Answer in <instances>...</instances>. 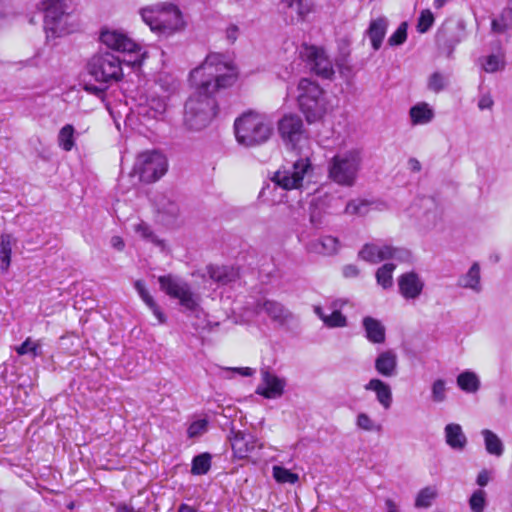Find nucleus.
Here are the masks:
<instances>
[{"label":"nucleus","instance_id":"de8ad7c7","mask_svg":"<svg viewBox=\"0 0 512 512\" xmlns=\"http://www.w3.org/2000/svg\"><path fill=\"white\" fill-rule=\"evenodd\" d=\"M469 505L473 512H483L486 506V492L482 489L476 490L469 499Z\"/></svg>","mask_w":512,"mask_h":512},{"label":"nucleus","instance_id":"b1692460","mask_svg":"<svg viewBox=\"0 0 512 512\" xmlns=\"http://www.w3.org/2000/svg\"><path fill=\"white\" fill-rule=\"evenodd\" d=\"M207 273L214 282L220 285L229 284L235 281L239 276L237 269L225 265H209L207 267Z\"/></svg>","mask_w":512,"mask_h":512},{"label":"nucleus","instance_id":"ddd939ff","mask_svg":"<svg viewBox=\"0 0 512 512\" xmlns=\"http://www.w3.org/2000/svg\"><path fill=\"white\" fill-rule=\"evenodd\" d=\"M279 134L286 145L295 148L305 136L302 118L297 114H286L278 122Z\"/></svg>","mask_w":512,"mask_h":512},{"label":"nucleus","instance_id":"052dcab7","mask_svg":"<svg viewBox=\"0 0 512 512\" xmlns=\"http://www.w3.org/2000/svg\"><path fill=\"white\" fill-rule=\"evenodd\" d=\"M493 100L489 95L482 96L478 102V107L480 110L491 109L493 106Z\"/></svg>","mask_w":512,"mask_h":512},{"label":"nucleus","instance_id":"c03bdc74","mask_svg":"<svg viewBox=\"0 0 512 512\" xmlns=\"http://www.w3.org/2000/svg\"><path fill=\"white\" fill-rule=\"evenodd\" d=\"M368 205L366 200H351L344 204L343 212L350 215H364L368 211Z\"/></svg>","mask_w":512,"mask_h":512},{"label":"nucleus","instance_id":"f8f14e48","mask_svg":"<svg viewBox=\"0 0 512 512\" xmlns=\"http://www.w3.org/2000/svg\"><path fill=\"white\" fill-rule=\"evenodd\" d=\"M359 258L370 263H378L383 260L394 259L400 262L409 261L411 253L405 248L384 245L382 247L375 244H365L358 253Z\"/></svg>","mask_w":512,"mask_h":512},{"label":"nucleus","instance_id":"69168bd1","mask_svg":"<svg viewBox=\"0 0 512 512\" xmlns=\"http://www.w3.org/2000/svg\"><path fill=\"white\" fill-rule=\"evenodd\" d=\"M408 166L412 172H419L422 168L421 163L414 157L408 160Z\"/></svg>","mask_w":512,"mask_h":512},{"label":"nucleus","instance_id":"c756f323","mask_svg":"<svg viewBox=\"0 0 512 512\" xmlns=\"http://www.w3.org/2000/svg\"><path fill=\"white\" fill-rule=\"evenodd\" d=\"M457 285L462 288H469L475 292L481 291L480 285V266L478 263L472 264L468 272L458 279Z\"/></svg>","mask_w":512,"mask_h":512},{"label":"nucleus","instance_id":"bb28decb","mask_svg":"<svg viewBox=\"0 0 512 512\" xmlns=\"http://www.w3.org/2000/svg\"><path fill=\"white\" fill-rule=\"evenodd\" d=\"M166 111V103L160 98H151L145 105H140L138 115L147 119H158Z\"/></svg>","mask_w":512,"mask_h":512},{"label":"nucleus","instance_id":"603ef678","mask_svg":"<svg viewBox=\"0 0 512 512\" xmlns=\"http://www.w3.org/2000/svg\"><path fill=\"white\" fill-rule=\"evenodd\" d=\"M207 429L208 421L206 419H199L189 425L187 434L189 438H196L203 435Z\"/></svg>","mask_w":512,"mask_h":512},{"label":"nucleus","instance_id":"680f3d73","mask_svg":"<svg viewBox=\"0 0 512 512\" xmlns=\"http://www.w3.org/2000/svg\"><path fill=\"white\" fill-rule=\"evenodd\" d=\"M489 479H490L489 472L486 469H484L481 472H479L477 479H476V483L480 487H484L488 484Z\"/></svg>","mask_w":512,"mask_h":512},{"label":"nucleus","instance_id":"e433bc0d","mask_svg":"<svg viewBox=\"0 0 512 512\" xmlns=\"http://www.w3.org/2000/svg\"><path fill=\"white\" fill-rule=\"evenodd\" d=\"M449 85V75L443 74L441 72L432 73L427 81V89L434 92L439 93L445 90Z\"/></svg>","mask_w":512,"mask_h":512},{"label":"nucleus","instance_id":"4c0bfd02","mask_svg":"<svg viewBox=\"0 0 512 512\" xmlns=\"http://www.w3.org/2000/svg\"><path fill=\"white\" fill-rule=\"evenodd\" d=\"M395 264L386 263L382 265L376 271V280L379 285H381L384 289L391 288L393 285L392 273L395 269Z\"/></svg>","mask_w":512,"mask_h":512},{"label":"nucleus","instance_id":"412c9836","mask_svg":"<svg viewBox=\"0 0 512 512\" xmlns=\"http://www.w3.org/2000/svg\"><path fill=\"white\" fill-rule=\"evenodd\" d=\"M446 444L455 451H462L467 445V437L460 424L449 423L444 428Z\"/></svg>","mask_w":512,"mask_h":512},{"label":"nucleus","instance_id":"3c124183","mask_svg":"<svg viewBox=\"0 0 512 512\" xmlns=\"http://www.w3.org/2000/svg\"><path fill=\"white\" fill-rule=\"evenodd\" d=\"M16 352L19 355L31 353L33 357H37L41 355V346L38 343L32 342L30 338H27L19 347L16 348Z\"/></svg>","mask_w":512,"mask_h":512},{"label":"nucleus","instance_id":"bf43d9fd","mask_svg":"<svg viewBox=\"0 0 512 512\" xmlns=\"http://www.w3.org/2000/svg\"><path fill=\"white\" fill-rule=\"evenodd\" d=\"M343 275L346 278L356 277L359 275V269L357 266L352 264L346 265L343 268Z\"/></svg>","mask_w":512,"mask_h":512},{"label":"nucleus","instance_id":"f257e3e1","mask_svg":"<svg viewBox=\"0 0 512 512\" xmlns=\"http://www.w3.org/2000/svg\"><path fill=\"white\" fill-rule=\"evenodd\" d=\"M237 78L233 63L220 53H210L204 62L190 72L196 91L185 103L184 123L190 130L205 128L217 114L215 94L232 86Z\"/></svg>","mask_w":512,"mask_h":512},{"label":"nucleus","instance_id":"423d86ee","mask_svg":"<svg viewBox=\"0 0 512 512\" xmlns=\"http://www.w3.org/2000/svg\"><path fill=\"white\" fill-rule=\"evenodd\" d=\"M362 151L357 148L340 152L328 162V177L335 183L352 187L362 166Z\"/></svg>","mask_w":512,"mask_h":512},{"label":"nucleus","instance_id":"f03ea898","mask_svg":"<svg viewBox=\"0 0 512 512\" xmlns=\"http://www.w3.org/2000/svg\"><path fill=\"white\" fill-rule=\"evenodd\" d=\"M101 42L117 52L128 53L134 55L133 60H128L127 63L132 65H140V47L136 42L129 38L126 34L118 31H102L100 34ZM126 60H121L110 52L98 53L94 55L88 62V72L95 79V81L102 84H109L114 81H119L123 77L122 63Z\"/></svg>","mask_w":512,"mask_h":512},{"label":"nucleus","instance_id":"aec40b11","mask_svg":"<svg viewBox=\"0 0 512 512\" xmlns=\"http://www.w3.org/2000/svg\"><path fill=\"white\" fill-rule=\"evenodd\" d=\"M309 253H316L321 255H334L340 249V241L333 236H324L310 241L306 245Z\"/></svg>","mask_w":512,"mask_h":512},{"label":"nucleus","instance_id":"473e14b6","mask_svg":"<svg viewBox=\"0 0 512 512\" xmlns=\"http://www.w3.org/2000/svg\"><path fill=\"white\" fill-rule=\"evenodd\" d=\"M481 434L484 438L486 451L491 455L501 456L504 452V446L500 438L489 429H483Z\"/></svg>","mask_w":512,"mask_h":512},{"label":"nucleus","instance_id":"6e6552de","mask_svg":"<svg viewBox=\"0 0 512 512\" xmlns=\"http://www.w3.org/2000/svg\"><path fill=\"white\" fill-rule=\"evenodd\" d=\"M158 282L160 289L169 297L178 299L183 308L192 312L197 310L199 299L188 282L173 274L159 276Z\"/></svg>","mask_w":512,"mask_h":512},{"label":"nucleus","instance_id":"58836bf2","mask_svg":"<svg viewBox=\"0 0 512 512\" xmlns=\"http://www.w3.org/2000/svg\"><path fill=\"white\" fill-rule=\"evenodd\" d=\"M329 214L326 213L324 210L320 209L318 206V203L316 201H312L309 207V220L311 225L316 228L320 229L324 227L327 223L326 217Z\"/></svg>","mask_w":512,"mask_h":512},{"label":"nucleus","instance_id":"79ce46f5","mask_svg":"<svg viewBox=\"0 0 512 512\" xmlns=\"http://www.w3.org/2000/svg\"><path fill=\"white\" fill-rule=\"evenodd\" d=\"M424 201L426 202V206L427 204L431 205V208H429L424 215V226L426 228H432L436 226L438 220L440 219L439 209L433 198H426Z\"/></svg>","mask_w":512,"mask_h":512},{"label":"nucleus","instance_id":"cd10ccee","mask_svg":"<svg viewBox=\"0 0 512 512\" xmlns=\"http://www.w3.org/2000/svg\"><path fill=\"white\" fill-rule=\"evenodd\" d=\"M134 287L138 292L141 299L144 303L149 307V309L153 312L160 323H164L166 321L164 313L161 311L160 307L157 305L153 297L150 295L149 291L146 289L145 284L141 280H137L134 283Z\"/></svg>","mask_w":512,"mask_h":512},{"label":"nucleus","instance_id":"7ed1b4c3","mask_svg":"<svg viewBox=\"0 0 512 512\" xmlns=\"http://www.w3.org/2000/svg\"><path fill=\"white\" fill-rule=\"evenodd\" d=\"M237 142L247 148L265 144L273 133V126L267 118L257 112L248 111L234 121Z\"/></svg>","mask_w":512,"mask_h":512},{"label":"nucleus","instance_id":"a19ab883","mask_svg":"<svg viewBox=\"0 0 512 512\" xmlns=\"http://www.w3.org/2000/svg\"><path fill=\"white\" fill-rule=\"evenodd\" d=\"M74 127L70 124L63 126L58 135L59 145L65 150L70 151L74 146Z\"/></svg>","mask_w":512,"mask_h":512},{"label":"nucleus","instance_id":"a211bd4d","mask_svg":"<svg viewBox=\"0 0 512 512\" xmlns=\"http://www.w3.org/2000/svg\"><path fill=\"white\" fill-rule=\"evenodd\" d=\"M398 359L393 350H386L375 359V370L383 377H394L397 375Z\"/></svg>","mask_w":512,"mask_h":512},{"label":"nucleus","instance_id":"e2e57ef3","mask_svg":"<svg viewBox=\"0 0 512 512\" xmlns=\"http://www.w3.org/2000/svg\"><path fill=\"white\" fill-rule=\"evenodd\" d=\"M303 0H291L290 6H297L298 14L303 19L305 15L309 12L307 8H305L302 4Z\"/></svg>","mask_w":512,"mask_h":512},{"label":"nucleus","instance_id":"20e7f679","mask_svg":"<svg viewBox=\"0 0 512 512\" xmlns=\"http://www.w3.org/2000/svg\"><path fill=\"white\" fill-rule=\"evenodd\" d=\"M38 8L44 13L47 39L62 37L78 30V18L67 11L64 0H40Z\"/></svg>","mask_w":512,"mask_h":512},{"label":"nucleus","instance_id":"7c9ffc66","mask_svg":"<svg viewBox=\"0 0 512 512\" xmlns=\"http://www.w3.org/2000/svg\"><path fill=\"white\" fill-rule=\"evenodd\" d=\"M413 124H426L434 118V112L425 102L418 103L410 108L409 111Z\"/></svg>","mask_w":512,"mask_h":512},{"label":"nucleus","instance_id":"9b49d317","mask_svg":"<svg viewBox=\"0 0 512 512\" xmlns=\"http://www.w3.org/2000/svg\"><path fill=\"white\" fill-rule=\"evenodd\" d=\"M299 55L317 76L324 79H331L334 76L332 62L323 48L304 43L300 48Z\"/></svg>","mask_w":512,"mask_h":512},{"label":"nucleus","instance_id":"864d4df0","mask_svg":"<svg viewBox=\"0 0 512 512\" xmlns=\"http://www.w3.org/2000/svg\"><path fill=\"white\" fill-rule=\"evenodd\" d=\"M356 425L358 428L365 431H373L375 429H380V426H376L374 421L366 413H359L357 415Z\"/></svg>","mask_w":512,"mask_h":512},{"label":"nucleus","instance_id":"5fc2aeb1","mask_svg":"<svg viewBox=\"0 0 512 512\" xmlns=\"http://www.w3.org/2000/svg\"><path fill=\"white\" fill-rule=\"evenodd\" d=\"M504 67V62L497 55H489L486 58V62L484 64V69L486 72L493 73Z\"/></svg>","mask_w":512,"mask_h":512},{"label":"nucleus","instance_id":"6e6d98bb","mask_svg":"<svg viewBox=\"0 0 512 512\" xmlns=\"http://www.w3.org/2000/svg\"><path fill=\"white\" fill-rule=\"evenodd\" d=\"M107 85L108 84H102V83H100V85H94V84L87 83V84H85L84 89L88 93L93 94V95L97 96L98 98L102 99L105 95L106 89L108 88Z\"/></svg>","mask_w":512,"mask_h":512},{"label":"nucleus","instance_id":"2f4dec72","mask_svg":"<svg viewBox=\"0 0 512 512\" xmlns=\"http://www.w3.org/2000/svg\"><path fill=\"white\" fill-rule=\"evenodd\" d=\"M458 387L466 393H475L480 388V380L472 371H464L457 377Z\"/></svg>","mask_w":512,"mask_h":512},{"label":"nucleus","instance_id":"dca6fc26","mask_svg":"<svg viewBox=\"0 0 512 512\" xmlns=\"http://www.w3.org/2000/svg\"><path fill=\"white\" fill-rule=\"evenodd\" d=\"M255 310L257 313L265 312L272 321L279 325H284L293 318V314L282 303L275 300L258 301Z\"/></svg>","mask_w":512,"mask_h":512},{"label":"nucleus","instance_id":"4be33fe9","mask_svg":"<svg viewBox=\"0 0 512 512\" xmlns=\"http://www.w3.org/2000/svg\"><path fill=\"white\" fill-rule=\"evenodd\" d=\"M366 338L374 344H382L386 339V329L378 319L366 316L362 320Z\"/></svg>","mask_w":512,"mask_h":512},{"label":"nucleus","instance_id":"49530a36","mask_svg":"<svg viewBox=\"0 0 512 512\" xmlns=\"http://www.w3.org/2000/svg\"><path fill=\"white\" fill-rule=\"evenodd\" d=\"M435 21L433 13L429 9L422 10L417 21V31L426 33L433 26Z\"/></svg>","mask_w":512,"mask_h":512},{"label":"nucleus","instance_id":"8fccbe9b","mask_svg":"<svg viewBox=\"0 0 512 512\" xmlns=\"http://www.w3.org/2000/svg\"><path fill=\"white\" fill-rule=\"evenodd\" d=\"M407 29L408 24L406 22H402L396 31L388 38V44L390 46L402 45L407 39Z\"/></svg>","mask_w":512,"mask_h":512},{"label":"nucleus","instance_id":"f3484780","mask_svg":"<svg viewBox=\"0 0 512 512\" xmlns=\"http://www.w3.org/2000/svg\"><path fill=\"white\" fill-rule=\"evenodd\" d=\"M400 294L407 300L416 299L422 293L424 283L414 271L402 274L398 278Z\"/></svg>","mask_w":512,"mask_h":512},{"label":"nucleus","instance_id":"4d7b16f0","mask_svg":"<svg viewBox=\"0 0 512 512\" xmlns=\"http://www.w3.org/2000/svg\"><path fill=\"white\" fill-rule=\"evenodd\" d=\"M225 371L237 373L244 377H250L255 373V370L250 367H234V368H226Z\"/></svg>","mask_w":512,"mask_h":512},{"label":"nucleus","instance_id":"393cba45","mask_svg":"<svg viewBox=\"0 0 512 512\" xmlns=\"http://www.w3.org/2000/svg\"><path fill=\"white\" fill-rule=\"evenodd\" d=\"M155 205L158 213L162 215V221L167 224L172 223L179 215L178 204L164 195L155 199Z\"/></svg>","mask_w":512,"mask_h":512},{"label":"nucleus","instance_id":"ea45409f","mask_svg":"<svg viewBox=\"0 0 512 512\" xmlns=\"http://www.w3.org/2000/svg\"><path fill=\"white\" fill-rule=\"evenodd\" d=\"M273 477L278 483L295 484L299 480L298 474L278 465L273 466Z\"/></svg>","mask_w":512,"mask_h":512},{"label":"nucleus","instance_id":"1a4fd4ad","mask_svg":"<svg viewBox=\"0 0 512 512\" xmlns=\"http://www.w3.org/2000/svg\"><path fill=\"white\" fill-rule=\"evenodd\" d=\"M133 170L142 182L151 183L166 173L167 160L158 151H147L137 157Z\"/></svg>","mask_w":512,"mask_h":512},{"label":"nucleus","instance_id":"0e129e2a","mask_svg":"<svg viewBox=\"0 0 512 512\" xmlns=\"http://www.w3.org/2000/svg\"><path fill=\"white\" fill-rule=\"evenodd\" d=\"M111 245H112V247H114L118 251L123 250L124 247H125L123 239L121 237H119V236H113L111 238Z\"/></svg>","mask_w":512,"mask_h":512},{"label":"nucleus","instance_id":"72a5a7b5","mask_svg":"<svg viewBox=\"0 0 512 512\" xmlns=\"http://www.w3.org/2000/svg\"><path fill=\"white\" fill-rule=\"evenodd\" d=\"M345 302L337 300L332 303L334 309L330 315L323 318V323L329 328H340L347 326V318L339 311Z\"/></svg>","mask_w":512,"mask_h":512},{"label":"nucleus","instance_id":"37998d69","mask_svg":"<svg viewBox=\"0 0 512 512\" xmlns=\"http://www.w3.org/2000/svg\"><path fill=\"white\" fill-rule=\"evenodd\" d=\"M135 232L138 233L143 239H145L147 241H150V242L154 243L157 246H162L163 245V241L160 240L155 235V233L153 232L151 227L147 223H145L143 221L138 223L137 225H135Z\"/></svg>","mask_w":512,"mask_h":512},{"label":"nucleus","instance_id":"4468645a","mask_svg":"<svg viewBox=\"0 0 512 512\" xmlns=\"http://www.w3.org/2000/svg\"><path fill=\"white\" fill-rule=\"evenodd\" d=\"M228 438L231 442L233 454L238 459L246 458L257 446L256 437L244 431L232 428Z\"/></svg>","mask_w":512,"mask_h":512},{"label":"nucleus","instance_id":"a878e982","mask_svg":"<svg viewBox=\"0 0 512 512\" xmlns=\"http://www.w3.org/2000/svg\"><path fill=\"white\" fill-rule=\"evenodd\" d=\"M313 200L318 203L320 209L324 210L329 215L341 213L344 206V199L337 194L326 193Z\"/></svg>","mask_w":512,"mask_h":512},{"label":"nucleus","instance_id":"0eeeda50","mask_svg":"<svg viewBox=\"0 0 512 512\" xmlns=\"http://www.w3.org/2000/svg\"><path fill=\"white\" fill-rule=\"evenodd\" d=\"M143 21L161 34H170L181 28L182 14L179 8L171 3H162L141 9Z\"/></svg>","mask_w":512,"mask_h":512},{"label":"nucleus","instance_id":"a18cd8bd","mask_svg":"<svg viewBox=\"0 0 512 512\" xmlns=\"http://www.w3.org/2000/svg\"><path fill=\"white\" fill-rule=\"evenodd\" d=\"M436 497V491L431 487H425L418 493L415 506L418 508H427L431 506L433 499Z\"/></svg>","mask_w":512,"mask_h":512},{"label":"nucleus","instance_id":"774afa93","mask_svg":"<svg viewBox=\"0 0 512 512\" xmlns=\"http://www.w3.org/2000/svg\"><path fill=\"white\" fill-rule=\"evenodd\" d=\"M385 505H386V508H387V512H398L397 506H396V504L394 503L393 500L387 499L385 501Z\"/></svg>","mask_w":512,"mask_h":512},{"label":"nucleus","instance_id":"c9c22d12","mask_svg":"<svg viewBox=\"0 0 512 512\" xmlns=\"http://www.w3.org/2000/svg\"><path fill=\"white\" fill-rule=\"evenodd\" d=\"M211 468V455L207 452L196 455L192 460L191 473L205 475Z\"/></svg>","mask_w":512,"mask_h":512},{"label":"nucleus","instance_id":"f704fd0d","mask_svg":"<svg viewBox=\"0 0 512 512\" xmlns=\"http://www.w3.org/2000/svg\"><path fill=\"white\" fill-rule=\"evenodd\" d=\"M512 28V8H504L498 18L492 19L491 30L494 33L502 34Z\"/></svg>","mask_w":512,"mask_h":512},{"label":"nucleus","instance_id":"6ab92c4d","mask_svg":"<svg viewBox=\"0 0 512 512\" xmlns=\"http://www.w3.org/2000/svg\"><path fill=\"white\" fill-rule=\"evenodd\" d=\"M387 28L388 20L386 17H378L370 21L369 27L365 31V36L369 38L374 51H378L381 48Z\"/></svg>","mask_w":512,"mask_h":512},{"label":"nucleus","instance_id":"2eb2a0df","mask_svg":"<svg viewBox=\"0 0 512 512\" xmlns=\"http://www.w3.org/2000/svg\"><path fill=\"white\" fill-rule=\"evenodd\" d=\"M262 385L256 388V394L266 399H276L283 395L286 381L271 373L269 369H262Z\"/></svg>","mask_w":512,"mask_h":512},{"label":"nucleus","instance_id":"9d476101","mask_svg":"<svg viewBox=\"0 0 512 512\" xmlns=\"http://www.w3.org/2000/svg\"><path fill=\"white\" fill-rule=\"evenodd\" d=\"M312 170V165L308 158H300L290 167H281L273 176L271 181L275 186L283 190L299 189L302 187L304 176Z\"/></svg>","mask_w":512,"mask_h":512},{"label":"nucleus","instance_id":"09e8293b","mask_svg":"<svg viewBox=\"0 0 512 512\" xmlns=\"http://www.w3.org/2000/svg\"><path fill=\"white\" fill-rule=\"evenodd\" d=\"M431 399L433 402L441 403L446 400V386L443 379H437L431 387Z\"/></svg>","mask_w":512,"mask_h":512},{"label":"nucleus","instance_id":"c85d7f7f","mask_svg":"<svg viewBox=\"0 0 512 512\" xmlns=\"http://www.w3.org/2000/svg\"><path fill=\"white\" fill-rule=\"evenodd\" d=\"M16 244V239L9 233H3L0 236V260L1 270L7 271L11 264L12 246Z\"/></svg>","mask_w":512,"mask_h":512},{"label":"nucleus","instance_id":"5701e85b","mask_svg":"<svg viewBox=\"0 0 512 512\" xmlns=\"http://www.w3.org/2000/svg\"><path fill=\"white\" fill-rule=\"evenodd\" d=\"M365 389L376 393L377 401L384 409L387 410L391 407L393 401L392 391L387 383L378 378H373L365 385Z\"/></svg>","mask_w":512,"mask_h":512},{"label":"nucleus","instance_id":"39448f33","mask_svg":"<svg viewBox=\"0 0 512 512\" xmlns=\"http://www.w3.org/2000/svg\"><path fill=\"white\" fill-rule=\"evenodd\" d=\"M297 102L300 111L309 124L321 121L327 112L325 92L320 85L308 78H302L298 83Z\"/></svg>","mask_w":512,"mask_h":512},{"label":"nucleus","instance_id":"13d9d810","mask_svg":"<svg viewBox=\"0 0 512 512\" xmlns=\"http://www.w3.org/2000/svg\"><path fill=\"white\" fill-rule=\"evenodd\" d=\"M239 35L238 26L231 24L226 28V38L230 43H234Z\"/></svg>","mask_w":512,"mask_h":512},{"label":"nucleus","instance_id":"338daca9","mask_svg":"<svg viewBox=\"0 0 512 512\" xmlns=\"http://www.w3.org/2000/svg\"><path fill=\"white\" fill-rule=\"evenodd\" d=\"M116 512H136V510H134V508L130 505L121 503L117 506Z\"/></svg>","mask_w":512,"mask_h":512}]
</instances>
